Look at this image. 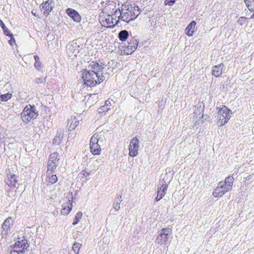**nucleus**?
Returning <instances> with one entry per match:
<instances>
[{
	"label": "nucleus",
	"instance_id": "40",
	"mask_svg": "<svg viewBox=\"0 0 254 254\" xmlns=\"http://www.w3.org/2000/svg\"><path fill=\"white\" fill-rule=\"evenodd\" d=\"M111 106V102L110 100H108L106 101L105 104L104 106H102L100 108V110H102L103 108H105V107L110 108Z\"/></svg>",
	"mask_w": 254,
	"mask_h": 254
},
{
	"label": "nucleus",
	"instance_id": "24",
	"mask_svg": "<svg viewBox=\"0 0 254 254\" xmlns=\"http://www.w3.org/2000/svg\"><path fill=\"white\" fill-rule=\"evenodd\" d=\"M63 138V133L60 131L58 132L53 139V143L55 145H59Z\"/></svg>",
	"mask_w": 254,
	"mask_h": 254
},
{
	"label": "nucleus",
	"instance_id": "44",
	"mask_svg": "<svg viewBox=\"0 0 254 254\" xmlns=\"http://www.w3.org/2000/svg\"><path fill=\"white\" fill-rule=\"evenodd\" d=\"M122 11H121L120 9H116L115 11L114 12V13L113 14V16L117 17V15L119 14H120Z\"/></svg>",
	"mask_w": 254,
	"mask_h": 254
},
{
	"label": "nucleus",
	"instance_id": "5",
	"mask_svg": "<svg viewBox=\"0 0 254 254\" xmlns=\"http://www.w3.org/2000/svg\"><path fill=\"white\" fill-rule=\"evenodd\" d=\"M28 247L27 241L24 240L21 242L17 241L13 248L9 249L7 251L9 254H20L24 253L25 250Z\"/></svg>",
	"mask_w": 254,
	"mask_h": 254
},
{
	"label": "nucleus",
	"instance_id": "22",
	"mask_svg": "<svg viewBox=\"0 0 254 254\" xmlns=\"http://www.w3.org/2000/svg\"><path fill=\"white\" fill-rule=\"evenodd\" d=\"M103 142V138L100 135L95 133L91 137L90 139V144L101 143Z\"/></svg>",
	"mask_w": 254,
	"mask_h": 254
},
{
	"label": "nucleus",
	"instance_id": "39",
	"mask_svg": "<svg viewBox=\"0 0 254 254\" xmlns=\"http://www.w3.org/2000/svg\"><path fill=\"white\" fill-rule=\"evenodd\" d=\"M177 0H165L164 2L165 5L169 6L173 5Z\"/></svg>",
	"mask_w": 254,
	"mask_h": 254
},
{
	"label": "nucleus",
	"instance_id": "4",
	"mask_svg": "<svg viewBox=\"0 0 254 254\" xmlns=\"http://www.w3.org/2000/svg\"><path fill=\"white\" fill-rule=\"evenodd\" d=\"M172 234V229L169 227L162 229L156 238L155 242L158 244H167Z\"/></svg>",
	"mask_w": 254,
	"mask_h": 254
},
{
	"label": "nucleus",
	"instance_id": "23",
	"mask_svg": "<svg viewBox=\"0 0 254 254\" xmlns=\"http://www.w3.org/2000/svg\"><path fill=\"white\" fill-rule=\"evenodd\" d=\"M122 11H123V7L122 9ZM128 16V15L127 14V13H125V12H124L123 11H122V12H121L120 14V15L118 16V20L117 21L116 20L115 24L117 25L118 22H119V20H122V21H123L124 22L127 23V20H128L127 19Z\"/></svg>",
	"mask_w": 254,
	"mask_h": 254
},
{
	"label": "nucleus",
	"instance_id": "16",
	"mask_svg": "<svg viewBox=\"0 0 254 254\" xmlns=\"http://www.w3.org/2000/svg\"><path fill=\"white\" fill-rule=\"evenodd\" d=\"M79 46L76 44H69L67 46V53L69 57H76L78 53Z\"/></svg>",
	"mask_w": 254,
	"mask_h": 254
},
{
	"label": "nucleus",
	"instance_id": "7",
	"mask_svg": "<svg viewBox=\"0 0 254 254\" xmlns=\"http://www.w3.org/2000/svg\"><path fill=\"white\" fill-rule=\"evenodd\" d=\"M169 182L163 178L161 181L157 188V195L155 198V200L158 201L161 200L166 194L168 189Z\"/></svg>",
	"mask_w": 254,
	"mask_h": 254
},
{
	"label": "nucleus",
	"instance_id": "34",
	"mask_svg": "<svg viewBox=\"0 0 254 254\" xmlns=\"http://www.w3.org/2000/svg\"><path fill=\"white\" fill-rule=\"evenodd\" d=\"M247 18L246 17L241 16L239 18L238 20V22L241 25H244L246 23V20Z\"/></svg>",
	"mask_w": 254,
	"mask_h": 254
},
{
	"label": "nucleus",
	"instance_id": "25",
	"mask_svg": "<svg viewBox=\"0 0 254 254\" xmlns=\"http://www.w3.org/2000/svg\"><path fill=\"white\" fill-rule=\"evenodd\" d=\"M129 35L128 32L126 30L121 31L119 33V38L122 41H125Z\"/></svg>",
	"mask_w": 254,
	"mask_h": 254
},
{
	"label": "nucleus",
	"instance_id": "3",
	"mask_svg": "<svg viewBox=\"0 0 254 254\" xmlns=\"http://www.w3.org/2000/svg\"><path fill=\"white\" fill-rule=\"evenodd\" d=\"M97 77H98L97 72L95 71L85 70L83 72V80L84 83L88 86H94L97 84Z\"/></svg>",
	"mask_w": 254,
	"mask_h": 254
},
{
	"label": "nucleus",
	"instance_id": "15",
	"mask_svg": "<svg viewBox=\"0 0 254 254\" xmlns=\"http://www.w3.org/2000/svg\"><path fill=\"white\" fill-rule=\"evenodd\" d=\"M66 13L74 21L79 22L81 20V16L75 9L68 8L65 10Z\"/></svg>",
	"mask_w": 254,
	"mask_h": 254
},
{
	"label": "nucleus",
	"instance_id": "8",
	"mask_svg": "<svg viewBox=\"0 0 254 254\" xmlns=\"http://www.w3.org/2000/svg\"><path fill=\"white\" fill-rule=\"evenodd\" d=\"M127 11L125 13H127L128 15L127 17V23L129 21L133 20L136 19L140 13V10L138 6L134 5L133 6L130 5L127 9Z\"/></svg>",
	"mask_w": 254,
	"mask_h": 254
},
{
	"label": "nucleus",
	"instance_id": "18",
	"mask_svg": "<svg viewBox=\"0 0 254 254\" xmlns=\"http://www.w3.org/2000/svg\"><path fill=\"white\" fill-rule=\"evenodd\" d=\"M195 25L196 22L194 21H192L186 28V34L189 36H192L195 31Z\"/></svg>",
	"mask_w": 254,
	"mask_h": 254
},
{
	"label": "nucleus",
	"instance_id": "31",
	"mask_svg": "<svg viewBox=\"0 0 254 254\" xmlns=\"http://www.w3.org/2000/svg\"><path fill=\"white\" fill-rule=\"evenodd\" d=\"M49 175V180L48 183L49 184L52 185L55 184L57 181H58L57 177L56 175H52L51 176H50V175Z\"/></svg>",
	"mask_w": 254,
	"mask_h": 254
},
{
	"label": "nucleus",
	"instance_id": "11",
	"mask_svg": "<svg viewBox=\"0 0 254 254\" xmlns=\"http://www.w3.org/2000/svg\"><path fill=\"white\" fill-rule=\"evenodd\" d=\"M54 6V2L53 0H47L41 4V11L47 16L53 10Z\"/></svg>",
	"mask_w": 254,
	"mask_h": 254
},
{
	"label": "nucleus",
	"instance_id": "45",
	"mask_svg": "<svg viewBox=\"0 0 254 254\" xmlns=\"http://www.w3.org/2000/svg\"><path fill=\"white\" fill-rule=\"evenodd\" d=\"M81 173L85 177H87L88 176H89L90 175V172H87L85 170H83L82 172H81Z\"/></svg>",
	"mask_w": 254,
	"mask_h": 254
},
{
	"label": "nucleus",
	"instance_id": "17",
	"mask_svg": "<svg viewBox=\"0 0 254 254\" xmlns=\"http://www.w3.org/2000/svg\"><path fill=\"white\" fill-rule=\"evenodd\" d=\"M223 67L224 65L223 64L214 66L212 70V74L216 77H219L222 73Z\"/></svg>",
	"mask_w": 254,
	"mask_h": 254
},
{
	"label": "nucleus",
	"instance_id": "1",
	"mask_svg": "<svg viewBox=\"0 0 254 254\" xmlns=\"http://www.w3.org/2000/svg\"><path fill=\"white\" fill-rule=\"evenodd\" d=\"M234 180L235 179L233 176H229L226 178L224 182H219L218 186L213 192V195L215 197L222 196L225 193L232 189Z\"/></svg>",
	"mask_w": 254,
	"mask_h": 254
},
{
	"label": "nucleus",
	"instance_id": "38",
	"mask_svg": "<svg viewBox=\"0 0 254 254\" xmlns=\"http://www.w3.org/2000/svg\"><path fill=\"white\" fill-rule=\"evenodd\" d=\"M122 194H119L118 195L115 199L114 201L116 203H121V202L122 201Z\"/></svg>",
	"mask_w": 254,
	"mask_h": 254
},
{
	"label": "nucleus",
	"instance_id": "10",
	"mask_svg": "<svg viewBox=\"0 0 254 254\" xmlns=\"http://www.w3.org/2000/svg\"><path fill=\"white\" fill-rule=\"evenodd\" d=\"M139 140L136 137L132 138L129 143V155L131 157L136 156L138 154Z\"/></svg>",
	"mask_w": 254,
	"mask_h": 254
},
{
	"label": "nucleus",
	"instance_id": "43",
	"mask_svg": "<svg viewBox=\"0 0 254 254\" xmlns=\"http://www.w3.org/2000/svg\"><path fill=\"white\" fill-rule=\"evenodd\" d=\"M103 68H104V67L103 65L98 64V66H97V69H96L95 70H97V71L100 72V71H102Z\"/></svg>",
	"mask_w": 254,
	"mask_h": 254
},
{
	"label": "nucleus",
	"instance_id": "32",
	"mask_svg": "<svg viewBox=\"0 0 254 254\" xmlns=\"http://www.w3.org/2000/svg\"><path fill=\"white\" fill-rule=\"evenodd\" d=\"M12 97L11 94L6 93L3 95H0V99L1 101H7L9 99H10Z\"/></svg>",
	"mask_w": 254,
	"mask_h": 254
},
{
	"label": "nucleus",
	"instance_id": "46",
	"mask_svg": "<svg viewBox=\"0 0 254 254\" xmlns=\"http://www.w3.org/2000/svg\"><path fill=\"white\" fill-rule=\"evenodd\" d=\"M109 110H110V108H108V107H105V108H103V109L102 110H100L99 111V112L100 113H101L102 112H104L105 110L107 112Z\"/></svg>",
	"mask_w": 254,
	"mask_h": 254
},
{
	"label": "nucleus",
	"instance_id": "13",
	"mask_svg": "<svg viewBox=\"0 0 254 254\" xmlns=\"http://www.w3.org/2000/svg\"><path fill=\"white\" fill-rule=\"evenodd\" d=\"M13 225V221L10 217L6 218L1 226L2 232L1 235L3 236H6L10 230L11 226Z\"/></svg>",
	"mask_w": 254,
	"mask_h": 254
},
{
	"label": "nucleus",
	"instance_id": "36",
	"mask_svg": "<svg viewBox=\"0 0 254 254\" xmlns=\"http://www.w3.org/2000/svg\"><path fill=\"white\" fill-rule=\"evenodd\" d=\"M97 76L96 80L97 81V84L100 83L101 82H103L105 79V78L104 75H102V73L101 75H99V73H97Z\"/></svg>",
	"mask_w": 254,
	"mask_h": 254
},
{
	"label": "nucleus",
	"instance_id": "21",
	"mask_svg": "<svg viewBox=\"0 0 254 254\" xmlns=\"http://www.w3.org/2000/svg\"><path fill=\"white\" fill-rule=\"evenodd\" d=\"M68 122L70 124L68 128L69 130H74L79 124V121L74 117H71Z\"/></svg>",
	"mask_w": 254,
	"mask_h": 254
},
{
	"label": "nucleus",
	"instance_id": "35",
	"mask_svg": "<svg viewBox=\"0 0 254 254\" xmlns=\"http://www.w3.org/2000/svg\"><path fill=\"white\" fill-rule=\"evenodd\" d=\"M35 82L37 83H44L46 81V79L43 76H40L39 77H37L35 80Z\"/></svg>",
	"mask_w": 254,
	"mask_h": 254
},
{
	"label": "nucleus",
	"instance_id": "12",
	"mask_svg": "<svg viewBox=\"0 0 254 254\" xmlns=\"http://www.w3.org/2000/svg\"><path fill=\"white\" fill-rule=\"evenodd\" d=\"M139 41L138 40L135 38L133 37L130 39L128 43V45L126 48L127 54V55L131 54L137 49Z\"/></svg>",
	"mask_w": 254,
	"mask_h": 254
},
{
	"label": "nucleus",
	"instance_id": "26",
	"mask_svg": "<svg viewBox=\"0 0 254 254\" xmlns=\"http://www.w3.org/2000/svg\"><path fill=\"white\" fill-rule=\"evenodd\" d=\"M0 26L2 28L4 34L6 36H12V34L10 33L8 29L5 26L3 21L0 19Z\"/></svg>",
	"mask_w": 254,
	"mask_h": 254
},
{
	"label": "nucleus",
	"instance_id": "37",
	"mask_svg": "<svg viewBox=\"0 0 254 254\" xmlns=\"http://www.w3.org/2000/svg\"><path fill=\"white\" fill-rule=\"evenodd\" d=\"M98 63L93 61L91 62L89 65V67H90L91 69H97V66H98Z\"/></svg>",
	"mask_w": 254,
	"mask_h": 254
},
{
	"label": "nucleus",
	"instance_id": "48",
	"mask_svg": "<svg viewBox=\"0 0 254 254\" xmlns=\"http://www.w3.org/2000/svg\"><path fill=\"white\" fill-rule=\"evenodd\" d=\"M112 17H113V20H116V18L117 17H116V16H113V15H112L111 16V18H112Z\"/></svg>",
	"mask_w": 254,
	"mask_h": 254
},
{
	"label": "nucleus",
	"instance_id": "20",
	"mask_svg": "<svg viewBox=\"0 0 254 254\" xmlns=\"http://www.w3.org/2000/svg\"><path fill=\"white\" fill-rule=\"evenodd\" d=\"M100 143L96 144H90V148L91 153L94 155H98L100 154Z\"/></svg>",
	"mask_w": 254,
	"mask_h": 254
},
{
	"label": "nucleus",
	"instance_id": "42",
	"mask_svg": "<svg viewBox=\"0 0 254 254\" xmlns=\"http://www.w3.org/2000/svg\"><path fill=\"white\" fill-rule=\"evenodd\" d=\"M9 36L10 37V39L8 41V43L10 45H12L15 42V39L12 34V36Z\"/></svg>",
	"mask_w": 254,
	"mask_h": 254
},
{
	"label": "nucleus",
	"instance_id": "6",
	"mask_svg": "<svg viewBox=\"0 0 254 254\" xmlns=\"http://www.w3.org/2000/svg\"><path fill=\"white\" fill-rule=\"evenodd\" d=\"M231 110L225 106H223L218 111V118H219L218 124L220 126H222L227 123L231 116L229 114Z\"/></svg>",
	"mask_w": 254,
	"mask_h": 254
},
{
	"label": "nucleus",
	"instance_id": "29",
	"mask_svg": "<svg viewBox=\"0 0 254 254\" xmlns=\"http://www.w3.org/2000/svg\"><path fill=\"white\" fill-rule=\"evenodd\" d=\"M82 216V213L80 211H78L77 213H76L75 216L74 217V221L72 223L73 225H76L79 221L80 220Z\"/></svg>",
	"mask_w": 254,
	"mask_h": 254
},
{
	"label": "nucleus",
	"instance_id": "47",
	"mask_svg": "<svg viewBox=\"0 0 254 254\" xmlns=\"http://www.w3.org/2000/svg\"><path fill=\"white\" fill-rule=\"evenodd\" d=\"M253 0H244V2L245 3H249L250 1H252Z\"/></svg>",
	"mask_w": 254,
	"mask_h": 254
},
{
	"label": "nucleus",
	"instance_id": "41",
	"mask_svg": "<svg viewBox=\"0 0 254 254\" xmlns=\"http://www.w3.org/2000/svg\"><path fill=\"white\" fill-rule=\"evenodd\" d=\"M120 203H117L114 202L113 207L115 210V211H118L120 210Z\"/></svg>",
	"mask_w": 254,
	"mask_h": 254
},
{
	"label": "nucleus",
	"instance_id": "14",
	"mask_svg": "<svg viewBox=\"0 0 254 254\" xmlns=\"http://www.w3.org/2000/svg\"><path fill=\"white\" fill-rule=\"evenodd\" d=\"M5 183L9 187H15L17 183V176L10 172L7 173Z\"/></svg>",
	"mask_w": 254,
	"mask_h": 254
},
{
	"label": "nucleus",
	"instance_id": "27",
	"mask_svg": "<svg viewBox=\"0 0 254 254\" xmlns=\"http://www.w3.org/2000/svg\"><path fill=\"white\" fill-rule=\"evenodd\" d=\"M34 58L35 61V63L34 64L35 67L38 70H41L42 69V65L40 61L39 57L37 55H35Z\"/></svg>",
	"mask_w": 254,
	"mask_h": 254
},
{
	"label": "nucleus",
	"instance_id": "30",
	"mask_svg": "<svg viewBox=\"0 0 254 254\" xmlns=\"http://www.w3.org/2000/svg\"><path fill=\"white\" fill-rule=\"evenodd\" d=\"M72 208V205L71 204L70 206H66L63 208L61 210V213L63 215H67L68 214Z\"/></svg>",
	"mask_w": 254,
	"mask_h": 254
},
{
	"label": "nucleus",
	"instance_id": "19",
	"mask_svg": "<svg viewBox=\"0 0 254 254\" xmlns=\"http://www.w3.org/2000/svg\"><path fill=\"white\" fill-rule=\"evenodd\" d=\"M102 25L104 26L109 27H113L116 24H115V22L113 21V17L110 18V16L108 15V17L106 18L104 20H102L100 22Z\"/></svg>",
	"mask_w": 254,
	"mask_h": 254
},
{
	"label": "nucleus",
	"instance_id": "28",
	"mask_svg": "<svg viewBox=\"0 0 254 254\" xmlns=\"http://www.w3.org/2000/svg\"><path fill=\"white\" fill-rule=\"evenodd\" d=\"M246 5H247L248 8L250 11L254 12V0L250 1L249 3H246ZM250 18H254V13L252 15Z\"/></svg>",
	"mask_w": 254,
	"mask_h": 254
},
{
	"label": "nucleus",
	"instance_id": "49",
	"mask_svg": "<svg viewBox=\"0 0 254 254\" xmlns=\"http://www.w3.org/2000/svg\"><path fill=\"white\" fill-rule=\"evenodd\" d=\"M32 13L33 15H35V13L33 12V11H32Z\"/></svg>",
	"mask_w": 254,
	"mask_h": 254
},
{
	"label": "nucleus",
	"instance_id": "33",
	"mask_svg": "<svg viewBox=\"0 0 254 254\" xmlns=\"http://www.w3.org/2000/svg\"><path fill=\"white\" fill-rule=\"evenodd\" d=\"M81 246V244L79 243H74L72 246V250L76 254L79 253V249Z\"/></svg>",
	"mask_w": 254,
	"mask_h": 254
},
{
	"label": "nucleus",
	"instance_id": "9",
	"mask_svg": "<svg viewBox=\"0 0 254 254\" xmlns=\"http://www.w3.org/2000/svg\"><path fill=\"white\" fill-rule=\"evenodd\" d=\"M58 154L57 152L52 153L49 157L47 164V175H50L56 168L58 160L57 159Z\"/></svg>",
	"mask_w": 254,
	"mask_h": 254
},
{
	"label": "nucleus",
	"instance_id": "2",
	"mask_svg": "<svg viewBox=\"0 0 254 254\" xmlns=\"http://www.w3.org/2000/svg\"><path fill=\"white\" fill-rule=\"evenodd\" d=\"M38 115V112L34 106L27 105L21 114L22 121L25 123L29 122L31 120L36 119Z\"/></svg>",
	"mask_w": 254,
	"mask_h": 254
}]
</instances>
